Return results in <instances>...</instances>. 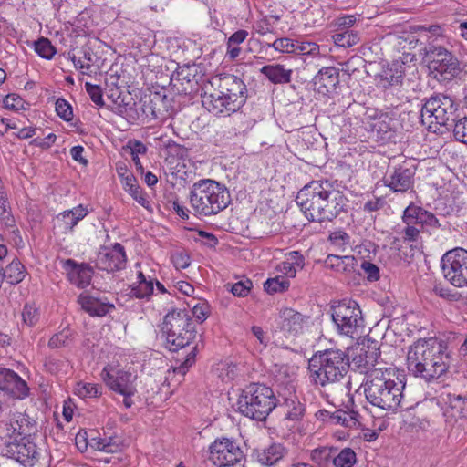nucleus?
Listing matches in <instances>:
<instances>
[{"instance_id":"nucleus-1","label":"nucleus","mask_w":467,"mask_h":467,"mask_svg":"<svg viewBox=\"0 0 467 467\" xmlns=\"http://www.w3.org/2000/svg\"><path fill=\"white\" fill-rule=\"evenodd\" d=\"M402 325L403 323L400 326L398 321H392L390 325L391 331L397 336L394 349L399 356L394 360L393 367L368 372L365 382L367 400L383 410H395L400 406L407 384V373L403 365L409 369V347L405 341V337L409 336V324H404V329Z\"/></svg>"},{"instance_id":"nucleus-2","label":"nucleus","mask_w":467,"mask_h":467,"mask_svg":"<svg viewBox=\"0 0 467 467\" xmlns=\"http://www.w3.org/2000/svg\"><path fill=\"white\" fill-rule=\"evenodd\" d=\"M442 35L439 26L429 27L410 26V48L419 47L417 53H410V61L424 64L434 78L439 81L451 80L460 72L458 58L447 48L434 45L438 36Z\"/></svg>"},{"instance_id":"nucleus-3","label":"nucleus","mask_w":467,"mask_h":467,"mask_svg":"<svg viewBox=\"0 0 467 467\" xmlns=\"http://www.w3.org/2000/svg\"><path fill=\"white\" fill-rule=\"evenodd\" d=\"M202 94V106L213 115H230L239 110L247 99L243 79L233 74H221L212 78Z\"/></svg>"},{"instance_id":"nucleus-4","label":"nucleus","mask_w":467,"mask_h":467,"mask_svg":"<svg viewBox=\"0 0 467 467\" xmlns=\"http://www.w3.org/2000/svg\"><path fill=\"white\" fill-rule=\"evenodd\" d=\"M410 364H415L413 374L426 381L440 378L449 368L450 353L447 345L434 337L419 338L410 347Z\"/></svg>"},{"instance_id":"nucleus-5","label":"nucleus","mask_w":467,"mask_h":467,"mask_svg":"<svg viewBox=\"0 0 467 467\" xmlns=\"http://www.w3.org/2000/svg\"><path fill=\"white\" fill-rule=\"evenodd\" d=\"M308 368L314 383L324 387L337 383L345 378L349 368V360L345 351L331 348L314 355Z\"/></svg>"},{"instance_id":"nucleus-6","label":"nucleus","mask_w":467,"mask_h":467,"mask_svg":"<svg viewBox=\"0 0 467 467\" xmlns=\"http://www.w3.org/2000/svg\"><path fill=\"white\" fill-rule=\"evenodd\" d=\"M276 405V398L271 388L254 383L242 390L236 402V410L249 419L262 421Z\"/></svg>"},{"instance_id":"nucleus-7","label":"nucleus","mask_w":467,"mask_h":467,"mask_svg":"<svg viewBox=\"0 0 467 467\" xmlns=\"http://www.w3.org/2000/svg\"><path fill=\"white\" fill-rule=\"evenodd\" d=\"M162 333L170 351H178L189 345L194 338L195 327L190 313L185 309H174L164 317Z\"/></svg>"},{"instance_id":"nucleus-8","label":"nucleus","mask_w":467,"mask_h":467,"mask_svg":"<svg viewBox=\"0 0 467 467\" xmlns=\"http://www.w3.org/2000/svg\"><path fill=\"white\" fill-rule=\"evenodd\" d=\"M416 104L410 100V104L420 111L422 125L432 129V125L443 126L448 123L457 110L454 99L447 95L438 94L429 99H416Z\"/></svg>"},{"instance_id":"nucleus-9","label":"nucleus","mask_w":467,"mask_h":467,"mask_svg":"<svg viewBox=\"0 0 467 467\" xmlns=\"http://www.w3.org/2000/svg\"><path fill=\"white\" fill-rule=\"evenodd\" d=\"M331 317L341 335L354 338L364 328V319L359 306L355 301H342L331 307Z\"/></svg>"},{"instance_id":"nucleus-10","label":"nucleus","mask_w":467,"mask_h":467,"mask_svg":"<svg viewBox=\"0 0 467 467\" xmlns=\"http://www.w3.org/2000/svg\"><path fill=\"white\" fill-rule=\"evenodd\" d=\"M443 277L453 286H467V250L457 247L446 252L441 259Z\"/></svg>"},{"instance_id":"nucleus-11","label":"nucleus","mask_w":467,"mask_h":467,"mask_svg":"<svg viewBox=\"0 0 467 467\" xmlns=\"http://www.w3.org/2000/svg\"><path fill=\"white\" fill-rule=\"evenodd\" d=\"M100 376L110 390L123 397L122 403L125 408L129 409L133 405L132 398L137 393L136 374L123 369L113 370L105 367Z\"/></svg>"},{"instance_id":"nucleus-12","label":"nucleus","mask_w":467,"mask_h":467,"mask_svg":"<svg viewBox=\"0 0 467 467\" xmlns=\"http://www.w3.org/2000/svg\"><path fill=\"white\" fill-rule=\"evenodd\" d=\"M191 204H231L228 189L210 179L195 182L190 192Z\"/></svg>"},{"instance_id":"nucleus-13","label":"nucleus","mask_w":467,"mask_h":467,"mask_svg":"<svg viewBox=\"0 0 467 467\" xmlns=\"http://www.w3.org/2000/svg\"><path fill=\"white\" fill-rule=\"evenodd\" d=\"M332 185L326 181L320 182L313 181L304 186L297 193L296 198V204H315L322 201L335 202L340 204L344 202V196L339 191L330 189Z\"/></svg>"},{"instance_id":"nucleus-14","label":"nucleus","mask_w":467,"mask_h":467,"mask_svg":"<svg viewBox=\"0 0 467 467\" xmlns=\"http://www.w3.org/2000/svg\"><path fill=\"white\" fill-rule=\"evenodd\" d=\"M243 458V451L230 439H217L210 446L209 459L218 467L234 466L241 462Z\"/></svg>"},{"instance_id":"nucleus-15","label":"nucleus","mask_w":467,"mask_h":467,"mask_svg":"<svg viewBox=\"0 0 467 467\" xmlns=\"http://www.w3.org/2000/svg\"><path fill=\"white\" fill-rule=\"evenodd\" d=\"M95 265L98 269L109 273L124 269L127 265L125 247L119 243L101 246L97 253Z\"/></svg>"},{"instance_id":"nucleus-16","label":"nucleus","mask_w":467,"mask_h":467,"mask_svg":"<svg viewBox=\"0 0 467 467\" xmlns=\"http://www.w3.org/2000/svg\"><path fill=\"white\" fill-rule=\"evenodd\" d=\"M0 388L9 400H23L29 395L26 382L17 373L8 368H0Z\"/></svg>"},{"instance_id":"nucleus-17","label":"nucleus","mask_w":467,"mask_h":467,"mask_svg":"<svg viewBox=\"0 0 467 467\" xmlns=\"http://www.w3.org/2000/svg\"><path fill=\"white\" fill-rule=\"evenodd\" d=\"M60 263L71 284L79 288H86L90 285L94 271L88 264H78L70 258L63 259Z\"/></svg>"},{"instance_id":"nucleus-18","label":"nucleus","mask_w":467,"mask_h":467,"mask_svg":"<svg viewBox=\"0 0 467 467\" xmlns=\"http://www.w3.org/2000/svg\"><path fill=\"white\" fill-rule=\"evenodd\" d=\"M5 453L8 458L25 465H33L38 456L36 445L26 438L7 443Z\"/></svg>"},{"instance_id":"nucleus-19","label":"nucleus","mask_w":467,"mask_h":467,"mask_svg":"<svg viewBox=\"0 0 467 467\" xmlns=\"http://www.w3.org/2000/svg\"><path fill=\"white\" fill-rule=\"evenodd\" d=\"M305 323V317L292 308H285L279 313L278 327L286 337L301 334Z\"/></svg>"},{"instance_id":"nucleus-20","label":"nucleus","mask_w":467,"mask_h":467,"mask_svg":"<svg viewBox=\"0 0 467 467\" xmlns=\"http://www.w3.org/2000/svg\"><path fill=\"white\" fill-rule=\"evenodd\" d=\"M313 83L319 94H332L339 85V71L335 67H322L314 77Z\"/></svg>"},{"instance_id":"nucleus-21","label":"nucleus","mask_w":467,"mask_h":467,"mask_svg":"<svg viewBox=\"0 0 467 467\" xmlns=\"http://www.w3.org/2000/svg\"><path fill=\"white\" fill-rule=\"evenodd\" d=\"M379 347L376 341H372L371 344L368 345L366 348H361L360 353L354 358L358 367L364 370L366 379H368V372L374 369L384 370L387 368L386 367H377L379 365Z\"/></svg>"},{"instance_id":"nucleus-22","label":"nucleus","mask_w":467,"mask_h":467,"mask_svg":"<svg viewBox=\"0 0 467 467\" xmlns=\"http://www.w3.org/2000/svg\"><path fill=\"white\" fill-rule=\"evenodd\" d=\"M406 57H403L402 61H393L389 67L383 70V72L378 77V83L384 88L390 86L399 85L402 82L405 76V61Z\"/></svg>"},{"instance_id":"nucleus-23","label":"nucleus","mask_w":467,"mask_h":467,"mask_svg":"<svg viewBox=\"0 0 467 467\" xmlns=\"http://www.w3.org/2000/svg\"><path fill=\"white\" fill-rule=\"evenodd\" d=\"M78 302L82 309L93 317H104L109 313L110 310L115 308L113 304L88 295H80Z\"/></svg>"},{"instance_id":"nucleus-24","label":"nucleus","mask_w":467,"mask_h":467,"mask_svg":"<svg viewBox=\"0 0 467 467\" xmlns=\"http://www.w3.org/2000/svg\"><path fill=\"white\" fill-rule=\"evenodd\" d=\"M154 275L137 273V282L130 285V296L139 299H149L154 290Z\"/></svg>"},{"instance_id":"nucleus-25","label":"nucleus","mask_w":467,"mask_h":467,"mask_svg":"<svg viewBox=\"0 0 467 467\" xmlns=\"http://www.w3.org/2000/svg\"><path fill=\"white\" fill-rule=\"evenodd\" d=\"M260 72L273 84H288L291 82L293 70L281 64L264 66Z\"/></svg>"},{"instance_id":"nucleus-26","label":"nucleus","mask_w":467,"mask_h":467,"mask_svg":"<svg viewBox=\"0 0 467 467\" xmlns=\"http://www.w3.org/2000/svg\"><path fill=\"white\" fill-rule=\"evenodd\" d=\"M286 259L279 264L277 269L288 278H294L298 270L305 266V257L298 251H291L286 254Z\"/></svg>"},{"instance_id":"nucleus-27","label":"nucleus","mask_w":467,"mask_h":467,"mask_svg":"<svg viewBox=\"0 0 467 467\" xmlns=\"http://www.w3.org/2000/svg\"><path fill=\"white\" fill-rule=\"evenodd\" d=\"M254 454L260 464L272 466L283 458L284 447L274 443L267 448L254 451Z\"/></svg>"},{"instance_id":"nucleus-28","label":"nucleus","mask_w":467,"mask_h":467,"mask_svg":"<svg viewBox=\"0 0 467 467\" xmlns=\"http://www.w3.org/2000/svg\"><path fill=\"white\" fill-rule=\"evenodd\" d=\"M356 259L352 255L328 254L325 261V267L337 273H350L354 270Z\"/></svg>"},{"instance_id":"nucleus-29","label":"nucleus","mask_w":467,"mask_h":467,"mask_svg":"<svg viewBox=\"0 0 467 467\" xmlns=\"http://www.w3.org/2000/svg\"><path fill=\"white\" fill-rule=\"evenodd\" d=\"M76 337L77 333L67 326L49 338L47 347L51 349L71 348L75 344Z\"/></svg>"},{"instance_id":"nucleus-30","label":"nucleus","mask_w":467,"mask_h":467,"mask_svg":"<svg viewBox=\"0 0 467 467\" xmlns=\"http://www.w3.org/2000/svg\"><path fill=\"white\" fill-rule=\"evenodd\" d=\"M300 210L309 222L332 221L337 215V212L327 210L324 206H300Z\"/></svg>"},{"instance_id":"nucleus-31","label":"nucleus","mask_w":467,"mask_h":467,"mask_svg":"<svg viewBox=\"0 0 467 467\" xmlns=\"http://www.w3.org/2000/svg\"><path fill=\"white\" fill-rule=\"evenodd\" d=\"M284 410L285 419L292 421H299L305 414V405L296 397L287 398L281 404Z\"/></svg>"},{"instance_id":"nucleus-32","label":"nucleus","mask_w":467,"mask_h":467,"mask_svg":"<svg viewBox=\"0 0 467 467\" xmlns=\"http://www.w3.org/2000/svg\"><path fill=\"white\" fill-rule=\"evenodd\" d=\"M26 268L17 259H14L5 269L2 268L3 281H6L10 285H17L23 281L26 276Z\"/></svg>"},{"instance_id":"nucleus-33","label":"nucleus","mask_w":467,"mask_h":467,"mask_svg":"<svg viewBox=\"0 0 467 467\" xmlns=\"http://www.w3.org/2000/svg\"><path fill=\"white\" fill-rule=\"evenodd\" d=\"M88 213V211L84 206H74L61 213L57 218L63 222L66 229L72 230Z\"/></svg>"},{"instance_id":"nucleus-34","label":"nucleus","mask_w":467,"mask_h":467,"mask_svg":"<svg viewBox=\"0 0 467 467\" xmlns=\"http://www.w3.org/2000/svg\"><path fill=\"white\" fill-rule=\"evenodd\" d=\"M249 33L244 29H239L234 32L227 40L226 56L231 59H236L241 54L240 45L244 42Z\"/></svg>"},{"instance_id":"nucleus-35","label":"nucleus","mask_w":467,"mask_h":467,"mask_svg":"<svg viewBox=\"0 0 467 467\" xmlns=\"http://www.w3.org/2000/svg\"><path fill=\"white\" fill-rule=\"evenodd\" d=\"M358 417L359 414L357 411H345L339 410L331 413L330 420L334 424H340L348 428H354L359 424Z\"/></svg>"},{"instance_id":"nucleus-36","label":"nucleus","mask_w":467,"mask_h":467,"mask_svg":"<svg viewBox=\"0 0 467 467\" xmlns=\"http://www.w3.org/2000/svg\"><path fill=\"white\" fill-rule=\"evenodd\" d=\"M337 452L334 447H319L311 451V460L318 467H327L333 462V455Z\"/></svg>"},{"instance_id":"nucleus-37","label":"nucleus","mask_w":467,"mask_h":467,"mask_svg":"<svg viewBox=\"0 0 467 467\" xmlns=\"http://www.w3.org/2000/svg\"><path fill=\"white\" fill-rule=\"evenodd\" d=\"M388 186L394 192H405L409 189L408 170L395 171L389 179L387 180Z\"/></svg>"},{"instance_id":"nucleus-38","label":"nucleus","mask_w":467,"mask_h":467,"mask_svg":"<svg viewBox=\"0 0 467 467\" xmlns=\"http://www.w3.org/2000/svg\"><path fill=\"white\" fill-rule=\"evenodd\" d=\"M334 43L341 47H350L357 45L359 40V35L353 30L335 32L332 36Z\"/></svg>"},{"instance_id":"nucleus-39","label":"nucleus","mask_w":467,"mask_h":467,"mask_svg":"<svg viewBox=\"0 0 467 467\" xmlns=\"http://www.w3.org/2000/svg\"><path fill=\"white\" fill-rule=\"evenodd\" d=\"M444 400L449 404V407L453 411V415L460 418L467 416L466 397L449 393Z\"/></svg>"},{"instance_id":"nucleus-40","label":"nucleus","mask_w":467,"mask_h":467,"mask_svg":"<svg viewBox=\"0 0 467 467\" xmlns=\"http://www.w3.org/2000/svg\"><path fill=\"white\" fill-rule=\"evenodd\" d=\"M41 312L40 308L36 306L34 303H26L25 304L22 310V320L23 324L33 327H35L40 320Z\"/></svg>"},{"instance_id":"nucleus-41","label":"nucleus","mask_w":467,"mask_h":467,"mask_svg":"<svg viewBox=\"0 0 467 467\" xmlns=\"http://www.w3.org/2000/svg\"><path fill=\"white\" fill-rule=\"evenodd\" d=\"M74 391L81 399L96 398L102 394V387L95 383L78 382Z\"/></svg>"},{"instance_id":"nucleus-42","label":"nucleus","mask_w":467,"mask_h":467,"mask_svg":"<svg viewBox=\"0 0 467 467\" xmlns=\"http://www.w3.org/2000/svg\"><path fill=\"white\" fill-rule=\"evenodd\" d=\"M290 286L288 277L285 275H278L274 278H268L264 283V288L268 294L282 293L286 291Z\"/></svg>"},{"instance_id":"nucleus-43","label":"nucleus","mask_w":467,"mask_h":467,"mask_svg":"<svg viewBox=\"0 0 467 467\" xmlns=\"http://www.w3.org/2000/svg\"><path fill=\"white\" fill-rule=\"evenodd\" d=\"M357 462L355 451L351 448H345L337 454L333 455V465L335 467H353Z\"/></svg>"},{"instance_id":"nucleus-44","label":"nucleus","mask_w":467,"mask_h":467,"mask_svg":"<svg viewBox=\"0 0 467 467\" xmlns=\"http://www.w3.org/2000/svg\"><path fill=\"white\" fill-rule=\"evenodd\" d=\"M328 242L337 252H344L350 244V236L342 230L331 233L328 236Z\"/></svg>"},{"instance_id":"nucleus-45","label":"nucleus","mask_w":467,"mask_h":467,"mask_svg":"<svg viewBox=\"0 0 467 467\" xmlns=\"http://www.w3.org/2000/svg\"><path fill=\"white\" fill-rule=\"evenodd\" d=\"M121 182L125 191H127L136 202H140L143 200L142 191L132 173H128V177H125Z\"/></svg>"},{"instance_id":"nucleus-46","label":"nucleus","mask_w":467,"mask_h":467,"mask_svg":"<svg viewBox=\"0 0 467 467\" xmlns=\"http://www.w3.org/2000/svg\"><path fill=\"white\" fill-rule=\"evenodd\" d=\"M35 51L38 56L48 60L56 54V48L50 40L45 37H41L35 42Z\"/></svg>"},{"instance_id":"nucleus-47","label":"nucleus","mask_w":467,"mask_h":467,"mask_svg":"<svg viewBox=\"0 0 467 467\" xmlns=\"http://www.w3.org/2000/svg\"><path fill=\"white\" fill-rule=\"evenodd\" d=\"M195 351L196 347H194L192 350L186 356V358L182 363L173 368L172 374L173 376L179 377V379H177L178 383L182 381L184 375L187 373L189 368L195 362Z\"/></svg>"},{"instance_id":"nucleus-48","label":"nucleus","mask_w":467,"mask_h":467,"mask_svg":"<svg viewBox=\"0 0 467 467\" xmlns=\"http://www.w3.org/2000/svg\"><path fill=\"white\" fill-rule=\"evenodd\" d=\"M8 420L5 422L8 433H22V423L25 420L23 415L19 412H12L8 408Z\"/></svg>"},{"instance_id":"nucleus-49","label":"nucleus","mask_w":467,"mask_h":467,"mask_svg":"<svg viewBox=\"0 0 467 467\" xmlns=\"http://www.w3.org/2000/svg\"><path fill=\"white\" fill-rule=\"evenodd\" d=\"M295 55L317 56L319 54V46L314 42H302L296 40Z\"/></svg>"},{"instance_id":"nucleus-50","label":"nucleus","mask_w":467,"mask_h":467,"mask_svg":"<svg viewBox=\"0 0 467 467\" xmlns=\"http://www.w3.org/2000/svg\"><path fill=\"white\" fill-rule=\"evenodd\" d=\"M357 22V17L354 15H344L337 17L332 23L331 26L335 28V32L349 30Z\"/></svg>"},{"instance_id":"nucleus-51","label":"nucleus","mask_w":467,"mask_h":467,"mask_svg":"<svg viewBox=\"0 0 467 467\" xmlns=\"http://www.w3.org/2000/svg\"><path fill=\"white\" fill-rule=\"evenodd\" d=\"M454 139L467 145V117H463L455 121L453 127Z\"/></svg>"},{"instance_id":"nucleus-52","label":"nucleus","mask_w":467,"mask_h":467,"mask_svg":"<svg viewBox=\"0 0 467 467\" xmlns=\"http://www.w3.org/2000/svg\"><path fill=\"white\" fill-rule=\"evenodd\" d=\"M296 40L291 38L284 37L278 38L274 41L272 44H269V47H273L275 50L281 53H291L293 54L295 51Z\"/></svg>"},{"instance_id":"nucleus-53","label":"nucleus","mask_w":467,"mask_h":467,"mask_svg":"<svg viewBox=\"0 0 467 467\" xmlns=\"http://www.w3.org/2000/svg\"><path fill=\"white\" fill-rule=\"evenodd\" d=\"M56 112L65 121L73 119V110L70 104L64 99H57L56 101Z\"/></svg>"},{"instance_id":"nucleus-54","label":"nucleus","mask_w":467,"mask_h":467,"mask_svg":"<svg viewBox=\"0 0 467 467\" xmlns=\"http://www.w3.org/2000/svg\"><path fill=\"white\" fill-rule=\"evenodd\" d=\"M86 92L90 97V99L99 107L104 106L102 89L98 85H93L89 82L85 83Z\"/></svg>"},{"instance_id":"nucleus-55","label":"nucleus","mask_w":467,"mask_h":467,"mask_svg":"<svg viewBox=\"0 0 467 467\" xmlns=\"http://www.w3.org/2000/svg\"><path fill=\"white\" fill-rule=\"evenodd\" d=\"M0 222L1 223L11 232H15L16 230V220L12 212L10 210V206H0Z\"/></svg>"},{"instance_id":"nucleus-56","label":"nucleus","mask_w":467,"mask_h":467,"mask_svg":"<svg viewBox=\"0 0 467 467\" xmlns=\"http://www.w3.org/2000/svg\"><path fill=\"white\" fill-rule=\"evenodd\" d=\"M252 286V282L249 279H246L231 285L230 291L236 296L244 297L249 294Z\"/></svg>"},{"instance_id":"nucleus-57","label":"nucleus","mask_w":467,"mask_h":467,"mask_svg":"<svg viewBox=\"0 0 467 467\" xmlns=\"http://www.w3.org/2000/svg\"><path fill=\"white\" fill-rule=\"evenodd\" d=\"M361 268L367 275V279L370 282L378 281L379 279V267L368 262L365 261L361 265Z\"/></svg>"},{"instance_id":"nucleus-58","label":"nucleus","mask_w":467,"mask_h":467,"mask_svg":"<svg viewBox=\"0 0 467 467\" xmlns=\"http://www.w3.org/2000/svg\"><path fill=\"white\" fill-rule=\"evenodd\" d=\"M4 105L6 109L19 110L23 108L24 100L16 94H8L4 99Z\"/></svg>"},{"instance_id":"nucleus-59","label":"nucleus","mask_w":467,"mask_h":467,"mask_svg":"<svg viewBox=\"0 0 467 467\" xmlns=\"http://www.w3.org/2000/svg\"><path fill=\"white\" fill-rule=\"evenodd\" d=\"M227 206H192L197 216H208L216 214L225 209Z\"/></svg>"},{"instance_id":"nucleus-60","label":"nucleus","mask_w":467,"mask_h":467,"mask_svg":"<svg viewBox=\"0 0 467 467\" xmlns=\"http://www.w3.org/2000/svg\"><path fill=\"white\" fill-rule=\"evenodd\" d=\"M416 213V223H428L430 225H435L438 223V220L434 217V215L428 212H422L421 207L418 206V212Z\"/></svg>"},{"instance_id":"nucleus-61","label":"nucleus","mask_w":467,"mask_h":467,"mask_svg":"<svg viewBox=\"0 0 467 467\" xmlns=\"http://www.w3.org/2000/svg\"><path fill=\"white\" fill-rule=\"evenodd\" d=\"M172 263L177 269H185L190 265L191 258L187 254L178 252L172 255Z\"/></svg>"},{"instance_id":"nucleus-62","label":"nucleus","mask_w":467,"mask_h":467,"mask_svg":"<svg viewBox=\"0 0 467 467\" xmlns=\"http://www.w3.org/2000/svg\"><path fill=\"white\" fill-rule=\"evenodd\" d=\"M127 148L130 149L131 156L144 155L147 152V146L140 140H130L127 144Z\"/></svg>"},{"instance_id":"nucleus-63","label":"nucleus","mask_w":467,"mask_h":467,"mask_svg":"<svg viewBox=\"0 0 467 467\" xmlns=\"http://www.w3.org/2000/svg\"><path fill=\"white\" fill-rule=\"evenodd\" d=\"M193 78L194 77L190 73V68L186 67L173 73L171 80L179 81L182 85H183L184 83L189 84Z\"/></svg>"},{"instance_id":"nucleus-64","label":"nucleus","mask_w":467,"mask_h":467,"mask_svg":"<svg viewBox=\"0 0 467 467\" xmlns=\"http://www.w3.org/2000/svg\"><path fill=\"white\" fill-rule=\"evenodd\" d=\"M236 366L234 364H223L220 377L223 381H231L236 377Z\"/></svg>"}]
</instances>
